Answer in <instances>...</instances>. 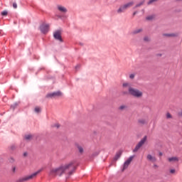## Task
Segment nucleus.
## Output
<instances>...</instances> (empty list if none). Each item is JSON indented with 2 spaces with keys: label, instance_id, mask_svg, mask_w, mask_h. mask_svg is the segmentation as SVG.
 <instances>
[{
  "label": "nucleus",
  "instance_id": "1",
  "mask_svg": "<svg viewBox=\"0 0 182 182\" xmlns=\"http://www.w3.org/2000/svg\"><path fill=\"white\" fill-rule=\"evenodd\" d=\"M76 161H73L64 166H60L55 169H51L50 171V176H62L63 173L66 171H69L68 174L70 176H72L75 170H76Z\"/></svg>",
  "mask_w": 182,
  "mask_h": 182
},
{
  "label": "nucleus",
  "instance_id": "2",
  "mask_svg": "<svg viewBox=\"0 0 182 182\" xmlns=\"http://www.w3.org/2000/svg\"><path fill=\"white\" fill-rule=\"evenodd\" d=\"M42 170H43V168L39 169L38 171L32 173L31 175L24 176L23 178L20 179V181H28V180H32V178H33V177H36V176H38V174H39V173H41V171H42Z\"/></svg>",
  "mask_w": 182,
  "mask_h": 182
},
{
  "label": "nucleus",
  "instance_id": "3",
  "mask_svg": "<svg viewBox=\"0 0 182 182\" xmlns=\"http://www.w3.org/2000/svg\"><path fill=\"white\" fill-rule=\"evenodd\" d=\"M133 1H131L129 3H127L123 6H121L119 7V9H118L117 11V14H122L123 12H124V11H126V9H127V8H130V6H132L133 5Z\"/></svg>",
  "mask_w": 182,
  "mask_h": 182
},
{
  "label": "nucleus",
  "instance_id": "4",
  "mask_svg": "<svg viewBox=\"0 0 182 182\" xmlns=\"http://www.w3.org/2000/svg\"><path fill=\"white\" fill-rule=\"evenodd\" d=\"M129 92L135 97H140V96L142 95L141 92L139 91V90H134L132 87L129 88Z\"/></svg>",
  "mask_w": 182,
  "mask_h": 182
},
{
  "label": "nucleus",
  "instance_id": "5",
  "mask_svg": "<svg viewBox=\"0 0 182 182\" xmlns=\"http://www.w3.org/2000/svg\"><path fill=\"white\" fill-rule=\"evenodd\" d=\"M129 92L135 97H140V96L142 95L141 92L139 91V90H134L132 87L129 88Z\"/></svg>",
  "mask_w": 182,
  "mask_h": 182
},
{
  "label": "nucleus",
  "instance_id": "6",
  "mask_svg": "<svg viewBox=\"0 0 182 182\" xmlns=\"http://www.w3.org/2000/svg\"><path fill=\"white\" fill-rule=\"evenodd\" d=\"M146 140H147V136H145L139 143L138 144L135 146L134 149L133 150L134 153H136L141 146L146 143Z\"/></svg>",
  "mask_w": 182,
  "mask_h": 182
},
{
  "label": "nucleus",
  "instance_id": "7",
  "mask_svg": "<svg viewBox=\"0 0 182 182\" xmlns=\"http://www.w3.org/2000/svg\"><path fill=\"white\" fill-rule=\"evenodd\" d=\"M59 96H62V92L60 91H57L47 94L46 97L53 99V97H59Z\"/></svg>",
  "mask_w": 182,
  "mask_h": 182
},
{
  "label": "nucleus",
  "instance_id": "8",
  "mask_svg": "<svg viewBox=\"0 0 182 182\" xmlns=\"http://www.w3.org/2000/svg\"><path fill=\"white\" fill-rule=\"evenodd\" d=\"M40 31L42 33H48L49 32V24H41L40 26Z\"/></svg>",
  "mask_w": 182,
  "mask_h": 182
},
{
  "label": "nucleus",
  "instance_id": "9",
  "mask_svg": "<svg viewBox=\"0 0 182 182\" xmlns=\"http://www.w3.org/2000/svg\"><path fill=\"white\" fill-rule=\"evenodd\" d=\"M53 37L56 41H59V42H63L62 39V33L60 31L58 30L53 33Z\"/></svg>",
  "mask_w": 182,
  "mask_h": 182
},
{
  "label": "nucleus",
  "instance_id": "10",
  "mask_svg": "<svg viewBox=\"0 0 182 182\" xmlns=\"http://www.w3.org/2000/svg\"><path fill=\"white\" fill-rule=\"evenodd\" d=\"M134 159V156H131L123 164V168L122 169V171H124L130 165V163H132V161Z\"/></svg>",
  "mask_w": 182,
  "mask_h": 182
},
{
  "label": "nucleus",
  "instance_id": "11",
  "mask_svg": "<svg viewBox=\"0 0 182 182\" xmlns=\"http://www.w3.org/2000/svg\"><path fill=\"white\" fill-rule=\"evenodd\" d=\"M57 8L59 12H60L61 14H66V12H68V9H66V7L63 6L58 5Z\"/></svg>",
  "mask_w": 182,
  "mask_h": 182
},
{
  "label": "nucleus",
  "instance_id": "12",
  "mask_svg": "<svg viewBox=\"0 0 182 182\" xmlns=\"http://www.w3.org/2000/svg\"><path fill=\"white\" fill-rule=\"evenodd\" d=\"M121 156H122V151L117 152L114 156V160H119V159H120Z\"/></svg>",
  "mask_w": 182,
  "mask_h": 182
},
{
  "label": "nucleus",
  "instance_id": "13",
  "mask_svg": "<svg viewBox=\"0 0 182 182\" xmlns=\"http://www.w3.org/2000/svg\"><path fill=\"white\" fill-rule=\"evenodd\" d=\"M147 159H148V160H149L150 161H153V162L156 161V158H155V157H152L151 154H149V155L147 156Z\"/></svg>",
  "mask_w": 182,
  "mask_h": 182
},
{
  "label": "nucleus",
  "instance_id": "14",
  "mask_svg": "<svg viewBox=\"0 0 182 182\" xmlns=\"http://www.w3.org/2000/svg\"><path fill=\"white\" fill-rule=\"evenodd\" d=\"M168 161H170V162H171V161H178V158H177V157L168 158Z\"/></svg>",
  "mask_w": 182,
  "mask_h": 182
},
{
  "label": "nucleus",
  "instance_id": "15",
  "mask_svg": "<svg viewBox=\"0 0 182 182\" xmlns=\"http://www.w3.org/2000/svg\"><path fill=\"white\" fill-rule=\"evenodd\" d=\"M139 123H140L141 124H146V123H147V120H146V119H139Z\"/></svg>",
  "mask_w": 182,
  "mask_h": 182
},
{
  "label": "nucleus",
  "instance_id": "16",
  "mask_svg": "<svg viewBox=\"0 0 182 182\" xmlns=\"http://www.w3.org/2000/svg\"><path fill=\"white\" fill-rule=\"evenodd\" d=\"M140 32H141V28H139V29L134 30L133 31V33H134V35H136V33H140Z\"/></svg>",
  "mask_w": 182,
  "mask_h": 182
},
{
  "label": "nucleus",
  "instance_id": "17",
  "mask_svg": "<svg viewBox=\"0 0 182 182\" xmlns=\"http://www.w3.org/2000/svg\"><path fill=\"white\" fill-rule=\"evenodd\" d=\"M123 87H129V89H130V83L129 82H124L123 84Z\"/></svg>",
  "mask_w": 182,
  "mask_h": 182
},
{
  "label": "nucleus",
  "instance_id": "18",
  "mask_svg": "<svg viewBox=\"0 0 182 182\" xmlns=\"http://www.w3.org/2000/svg\"><path fill=\"white\" fill-rule=\"evenodd\" d=\"M34 112H35L36 113H41V107H36L34 109Z\"/></svg>",
  "mask_w": 182,
  "mask_h": 182
},
{
  "label": "nucleus",
  "instance_id": "19",
  "mask_svg": "<svg viewBox=\"0 0 182 182\" xmlns=\"http://www.w3.org/2000/svg\"><path fill=\"white\" fill-rule=\"evenodd\" d=\"M31 139H32V135L28 134V135L25 136V139L26 140H31Z\"/></svg>",
  "mask_w": 182,
  "mask_h": 182
},
{
  "label": "nucleus",
  "instance_id": "20",
  "mask_svg": "<svg viewBox=\"0 0 182 182\" xmlns=\"http://www.w3.org/2000/svg\"><path fill=\"white\" fill-rule=\"evenodd\" d=\"M77 149L80 153H83V148L80 146H77Z\"/></svg>",
  "mask_w": 182,
  "mask_h": 182
},
{
  "label": "nucleus",
  "instance_id": "21",
  "mask_svg": "<svg viewBox=\"0 0 182 182\" xmlns=\"http://www.w3.org/2000/svg\"><path fill=\"white\" fill-rule=\"evenodd\" d=\"M16 106H18V103H14L13 105L11 106V108L13 109V110H15Z\"/></svg>",
  "mask_w": 182,
  "mask_h": 182
},
{
  "label": "nucleus",
  "instance_id": "22",
  "mask_svg": "<svg viewBox=\"0 0 182 182\" xmlns=\"http://www.w3.org/2000/svg\"><path fill=\"white\" fill-rule=\"evenodd\" d=\"M158 0H149L148 2V5H151L153 2H157Z\"/></svg>",
  "mask_w": 182,
  "mask_h": 182
},
{
  "label": "nucleus",
  "instance_id": "23",
  "mask_svg": "<svg viewBox=\"0 0 182 182\" xmlns=\"http://www.w3.org/2000/svg\"><path fill=\"white\" fill-rule=\"evenodd\" d=\"M143 4H144V1L140 2L139 4H138L135 6V8H139V6H141V5H143Z\"/></svg>",
  "mask_w": 182,
  "mask_h": 182
},
{
  "label": "nucleus",
  "instance_id": "24",
  "mask_svg": "<svg viewBox=\"0 0 182 182\" xmlns=\"http://www.w3.org/2000/svg\"><path fill=\"white\" fill-rule=\"evenodd\" d=\"M1 15H2L3 16H6L8 15V11H2V12H1Z\"/></svg>",
  "mask_w": 182,
  "mask_h": 182
},
{
  "label": "nucleus",
  "instance_id": "25",
  "mask_svg": "<svg viewBox=\"0 0 182 182\" xmlns=\"http://www.w3.org/2000/svg\"><path fill=\"white\" fill-rule=\"evenodd\" d=\"M153 18H154L153 16H147V17L146 18V19L147 21H151V19H153Z\"/></svg>",
  "mask_w": 182,
  "mask_h": 182
},
{
  "label": "nucleus",
  "instance_id": "26",
  "mask_svg": "<svg viewBox=\"0 0 182 182\" xmlns=\"http://www.w3.org/2000/svg\"><path fill=\"white\" fill-rule=\"evenodd\" d=\"M15 149H16V146L15 145H11V146H10V149H11V151L15 150Z\"/></svg>",
  "mask_w": 182,
  "mask_h": 182
},
{
  "label": "nucleus",
  "instance_id": "27",
  "mask_svg": "<svg viewBox=\"0 0 182 182\" xmlns=\"http://www.w3.org/2000/svg\"><path fill=\"white\" fill-rule=\"evenodd\" d=\"M164 36H176V34H164Z\"/></svg>",
  "mask_w": 182,
  "mask_h": 182
},
{
  "label": "nucleus",
  "instance_id": "28",
  "mask_svg": "<svg viewBox=\"0 0 182 182\" xmlns=\"http://www.w3.org/2000/svg\"><path fill=\"white\" fill-rule=\"evenodd\" d=\"M166 118H167V119H171V114L168 112V113L166 114Z\"/></svg>",
  "mask_w": 182,
  "mask_h": 182
},
{
  "label": "nucleus",
  "instance_id": "29",
  "mask_svg": "<svg viewBox=\"0 0 182 182\" xmlns=\"http://www.w3.org/2000/svg\"><path fill=\"white\" fill-rule=\"evenodd\" d=\"M13 8H14V9H16V8H18V4H16V3H14Z\"/></svg>",
  "mask_w": 182,
  "mask_h": 182
},
{
  "label": "nucleus",
  "instance_id": "30",
  "mask_svg": "<svg viewBox=\"0 0 182 182\" xmlns=\"http://www.w3.org/2000/svg\"><path fill=\"white\" fill-rule=\"evenodd\" d=\"M144 41H145V42H149V41H150V38H149V37H144Z\"/></svg>",
  "mask_w": 182,
  "mask_h": 182
},
{
  "label": "nucleus",
  "instance_id": "31",
  "mask_svg": "<svg viewBox=\"0 0 182 182\" xmlns=\"http://www.w3.org/2000/svg\"><path fill=\"white\" fill-rule=\"evenodd\" d=\"M123 109H126V106L122 105V106L119 107L120 110H123Z\"/></svg>",
  "mask_w": 182,
  "mask_h": 182
},
{
  "label": "nucleus",
  "instance_id": "32",
  "mask_svg": "<svg viewBox=\"0 0 182 182\" xmlns=\"http://www.w3.org/2000/svg\"><path fill=\"white\" fill-rule=\"evenodd\" d=\"M170 173H171V174H174V173H176V169H171V170H170Z\"/></svg>",
  "mask_w": 182,
  "mask_h": 182
},
{
  "label": "nucleus",
  "instance_id": "33",
  "mask_svg": "<svg viewBox=\"0 0 182 182\" xmlns=\"http://www.w3.org/2000/svg\"><path fill=\"white\" fill-rule=\"evenodd\" d=\"M129 78H130V79H134V74H131V75H129Z\"/></svg>",
  "mask_w": 182,
  "mask_h": 182
},
{
  "label": "nucleus",
  "instance_id": "34",
  "mask_svg": "<svg viewBox=\"0 0 182 182\" xmlns=\"http://www.w3.org/2000/svg\"><path fill=\"white\" fill-rule=\"evenodd\" d=\"M14 161H15V159H14V158H10L9 162L10 163H14Z\"/></svg>",
  "mask_w": 182,
  "mask_h": 182
},
{
  "label": "nucleus",
  "instance_id": "35",
  "mask_svg": "<svg viewBox=\"0 0 182 182\" xmlns=\"http://www.w3.org/2000/svg\"><path fill=\"white\" fill-rule=\"evenodd\" d=\"M55 127H57V129H59V127H60V125L59 124H55Z\"/></svg>",
  "mask_w": 182,
  "mask_h": 182
},
{
  "label": "nucleus",
  "instance_id": "36",
  "mask_svg": "<svg viewBox=\"0 0 182 182\" xmlns=\"http://www.w3.org/2000/svg\"><path fill=\"white\" fill-rule=\"evenodd\" d=\"M16 171V168L15 166L13 167V168H12L13 173H15Z\"/></svg>",
  "mask_w": 182,
  "mask_h": 182
},
{
  "label": "nucleus",
  "instance_id": "37",
  "mask_svg": "<svg viewBox=\"0 0 182 182\" xmlns=\"http://www.w3.org/2000/svg\"><path fill=\"white\" fill-rule=\"evenodd\" d=\"M79 68H80V65H77L75 67V69L77 70V69H79Z\"/></svg>",
  "mask_w": 182,
  "mask_h": 182
},
{
  "label": "nucleus",
  "instance_id": "38",
  "mask_svg": "<svg viewBox=\"0 0 182 182\" xmlns=\"http://www.w3.org/2000/svg\"><path fill=\"white\" fill-rule=\"evenodd\" d=\"M23 156H24V157H26V156H28V153L24 152V153H23Z\"/></svg>",
  "mask_w": 182,
  "mask_h": 182
},
{
  "label": "nucleus",
  "instance_id": "39",
  "mask_svg": "<svg viewBox=\"0 0 182 182\" xmlns=\"http://www.w3.org/2000/svg\"><path fill=\"white\" fill-rule=\"evenodd\" d=\"M136 14H137V11H134V12L133 13V16H134L135 15H136Z\"/></svg>",
  "mask_w": 182,
  "mask_h": 182
},
{
  "label": "nucleus",
  "instance_id": "40",
  "mask_svg": "<svg viewBox=\"0 0 182 182\" xmlns=\"http://www.w3.org/2000/svg\"><path fill=\"white\" fill-rule=\"evenodd\" d=\"M154 166L155 168H157V167H159V166H158L157 165H156V164H154Z\"/></svg>",
  "mask_w": 182,
  "mask_h": 182
},
{
  "label": "nucleus",
  "instance_id": "41",
  "mask_svg": "<svg viewBox=\"0 0 182 182\" xmlns=\"http://www.w3.org/2000/svg\"><path fill=\"white\" fill-rule=\"evenodd\" d=\"M59 18H62V16H58Z\"/></svg>",
  "mask_w": 182,
  "mask_h": 182
},
{
  "label": "nucleus",
  "instance_id": "42",
  "mask_svg": "<svg viewBox=\"0 0 182 182\" xmlns=\"http://www.w3.org/2000/svg\"><path fill=\"white\" fill-rule=\"evenodd\" d=\"M159 154H160V156H162L163 154L160 153Z\"/></svg>",
  "mask_w": 182,
  "mask_h": 182
}]
</instances>
